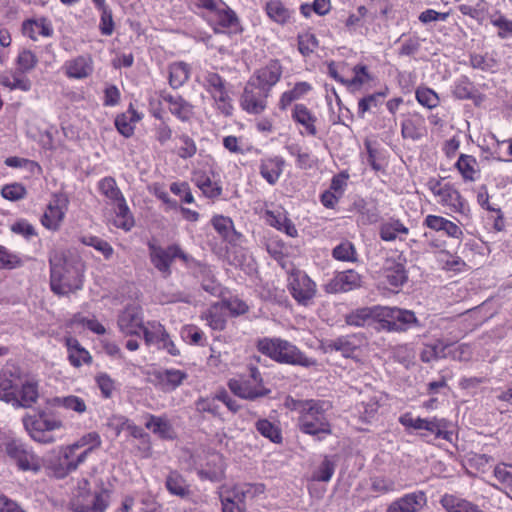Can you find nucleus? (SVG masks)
I'll list each match as a JSON object with an SVG mask.
<instances>
[{"label":"nucleus","mask_w":512,"mask_h":512,"mask_svg":"<svg viewBox=\"0 0 512 512\" xmlns=\"http://www.w3.org/2000/svg\"><path fill=\"white\" fill-rule=\"evenodd\" d=\"M256 429L262 436L274 443H280L282 440L281 432L278 427L266 419L257 421Z\"/></svg>","instance_id":"obj_61"},{"label":"nucleus","mask_w":512,"mask_h":512,"mask_svg":"<svg viewBox=\"0 0 512 512\" xmlns=\"http://www.w3.org/2000/svg\"><path fill=\"white\" fill-rule=\"evenodd\" d=\"M64 71L68 78L85 79L93 72V60L90 56H78L64 64Z\"/></svg>","instance_id":"obj_31"},{"label":"nucleus","mask_w":512,"mask_h":512,"mask_svg":"<svg viewBox=\"0 0 512 512\" xmlns=\"http://www.w3.org/2000/svg\"><path fill=\"white\" fill-rule=\"evenodd\" d=\"M20 376L8 371L0 373V400L13 406L18 391Z\"/></svg>","instance_id":"obj_38"},{"label":"nucleus","mask_w":512,"mask_h":512,"mask_svg":"<svg viewBox=\"0 0 512 512\" xmlns=\"http://www.w3.org/2000/svg\"><path fill=\"white\" fill-rule=\"evenodd\" d=\"M257 349L272 360L289 365L312 367L317 361L307 357L297 346L281 338L265 337L257 342Z\"/></svg>","instance_id":"obj_3"},{"label":"nucleus","mask_w":512,"mask_h":512,"mask_svg":"<svg viewBox=\"0 0 512 512\" xmlns=\"http://www.w3.org/2000/svg\"><path fill=\"white\" fill-rule=\"evenodd\" d=\"M190 77V67L185 62H175L169 66V84L172 88L183 86Z\"/></svg>","instance_id":"obj_51"},{"label":"nucleus","mask_w":512,"mask_h":512,"mask_svg":"<svg viewBox=\"0 0 512 512\" xmlns=\"http://www.w3.org/2000/svg\"><path fill=\"white\" fill-rule=\"evenodd\" d=\"M196 80L209 94L213 107L224 116H231L234 110L233 100L227 81L213 71L200 72Z\"/></svg>","instance_id":"obj_5"},{"label":"nucleus","mask_w":512,"mask_h":512,"mask_svg":"<svg viewBox=\"0 0 512 512\" xmlns=\"http://www.w3.org/2000/svg\"><path fill=\"white\" fill-rule=\"evenodd\" d=\"M65 345L68 352V360L74 367H81L83 364H90L92 356L90 353L73 337L65 339Z\"/></svg>","instance_id":"obj_39"},{"label":"nucleus","mask_w":512,"mask_h":512,"mask_svg":"<svg viewBox=\"0 0 512 512\" xmlns=\"http://www.w3.org/2000/svg\"><path fill=\"white\" fill-rule=\"evenodd\" d=\"M264 11L270 21L286 26L294 22L295 12L286 7L280 0H269L264 5Z\"/></svg>","instance_id":"obj_28"},{"label":"nucleus","mask_w":512,"mask_h":512,"mask_svg":"<svg viewBox=\"0 0 512 512\" xmlns=\"http://www.w3.org/2000/svg\"><path fill=\"white\" fill-rule=\"evenodd\" d=\"M181 338L191 345H203L204 333L195 325H185L180 331Z\"/></svg>","instance_id":"obj_63"},{"label":"nucleus","mask_w":512,"mask_h":512,"mask_svg":"<svg viewBox=\"0 0 512 512\" xmlns=\"http://www.w3.org/2000/svg\"><path fill=\"white\" fill-rule=\"evenodd\" d=\"M98 188L107 199V204L110 206L115 202L124 199L122 192L117 187L116 181L112 177H105L98 183Z\"/></svg>","instance_id":"obj_53"},{"label":"nucleus","mask_w":512,"mask_h":512,"mask_svg":"<svg viewBox=\"0 0 512 512\" xmlns=\"http://www.w3.org/2000/svg\"><path fill=\"white\" fill-rule=\"evenodd\" d=\"M288 289L293 298L302 305H308L317 291L315 282L301 270H293L289 274Z\"/></svg>","instance_id":"obj_14"},{"label":"nucleus","mask_w":512,"mask_h":512,"mask_svg":"<svg viewBox=\"0 0 512 512\" xmlns=\"http://www.w3.org/2000/svg\"><path fill=\"white\" fill-rule=\"evenodd\" d=\"M117 325L124 335L144 334V318L142 308L137 305L127 306L118 316Z\"/></svg>","instance_id":"obj_18"},{"label":"nucleus","mask_w":512,"mask_h":512,"mask_svg":"<svg viewBox=\"0 0 512 512\" xmlns=\"http://www.w3.org/2000/svg\"><path fill=\"white\" fill-rule=\"evenodd\" d=\"M228 386L235 395L249 400L265 396L270 392L263 384H255L247 379H232L229 381Z\"/></svg>","instance_id":"obj_24"},{"label":"nucleus","mask_w":512,"mask_h":512,"mask_svg":"<svg viewBox=\"0 0 512 512\" xmlns=\"http://www.w3.org/2000/svg\"><path fill=\"white\" fill-rule=\"evenodd\" d=\"M85 460L86 453L79 452L70 444L59 448L57 458L47 464V469L50 475L58 479H63L70 473L76 471Z\"/></svg>","instance_id":"obj_11"},{"label":"nucleus","mask_w":512,"mask_h":512,"mask_svg":"<svg viewBox=\"0 0 512 512\" xmlns=\"http://www.w3.org/2000/svg\"><path fill=\"white\" fill-rule=\"evenodd\" d=\"M405 264L406 259L401 254L386 257L380 271L383 283L392 289L401 287L408 279Z\"/></svg>","instance_id":"obj_15"},{"label":"nucleus","mask_w":512,"mask_h":512,"mask_svg":"<svg viewBox=\"0 0 512 512\" xmlns=\"http://www.w3.org/2000/svg\"><path fill=\"white\" fill-rule=\"evenodd\" d=\"M39 397L38 383L32 379H22L13 403L14 408H30Z\"/></svg>","instance_id":"obj_25"},{"label":"nucleus","mask_w":512,"mask_h":512,"mask_svg":"<svg viewBox=\"0 0 512 512\" xmlns=\"http://www.w3.org/2000/svg\"><path fill=\"white\" fill-rule=\"evenodd\" d=\"M22 422L29 436L42 444L54 443L56 439L50 433L64 428V423L58 416L44 411L34 416L26 415Z\"/></svg>","instance_id":"obj_7"},{"label":"nucleus","mask_w":512,"mask_h":512,"mask_svg":"<svg viewBox=\"0 0 512 512\" xmlns=\"http://www.w3.org/2000/svg\"><path fill=\"white\" fill-rule=\"evenodd\" d=\"M147 429L151 430L161 438H173V429L169 421L164 417L149 415L145 423Z\"/></svg>","instance_id":"obj_52"},{"label":"nucleus","mask_w":512,"mask_h":512,"mask_svg":"<svg viewBox=\"0 0 512 512\" xmlns=\"http://www.w3.org/2000/svg\"><path fill=\"white\" fill-rule=\"evenodd\" d=\"M408 233L409 229L400 220L396 219L382 223L379 231L380 238L388 242L396 239L403 240Z\"/></svg>","instance_id":"obj_47"},{"label":"nucleus","mask_w":512,"mask_h":512,"mask_svg":"<svg viewBox=\"0 0 512 512\" xmlns=\"http://www.w3.org/2000/svg\"><path fill=\"white\" fill-rule=\"evenodd\" d=\"M415 96L418 103L428 109L437 107L440 102L438 94L428 87L417 88Z\"/></svg>","instance_id":"obj_60"},{"label":"nucleus","mask_w":512,"mask_h":512,"mask_svg":"<svg viewBox=\"0 0 512 512\" xmlns=\"http://www.w3.org/2000/svg\"><path fill=\"white\" fill-rule=\"evenodd\" d=\"M380 314V327L378 329L388 332H405L413 326H419L415 313L411 310L397 307H382Z\"/></svg>","instance_id":"obj_12"},{"label":"nucleus","mask_w":512,"mask_h":512,"mask_svg":"<svg viewBox=\"0 0 512 512\" xmlns=\"http://www.w3.org/2000/svg\"><path fill=\"white\" fill-rule=\"evenodd\" d=\"M201 479L212 482L219 481L224 476V461L221 454L213 452L208 454L197 468Z\"/></svg>","instance_id":"obj_21"},{"label":"nucleus","mask_w":512,"mask_h":512,"mask_svg":"<svg viewBox=\"0 0 512 512\" xmlns=\"http://www.w3.org/2000/svg\"><path fill=\"white\" fill-rule=\"evenodd\" d=\"M21 32L32 41H38L40 37H51L54 33V29L48 18L36 17L24 20L21 25Z\"/></svg>","instance_id":"obj_22"},{"label":"nucleus","mask_w":512,"mask_h":512,"mask_svg":"<svg viewBox=\"0 0 512 512\" xmlns=\"http://www.w3.org/2000/svg\"><path fill=\"white\" fill-rule=\"evenodd\" d=\"M110 207L113 210V214L111 211L105 214L107 221L112 222V224L117 228L123 229L124 231H130L135 222L125 198L115 202L110 205Z\"/></svg>","instance_id":"obj_26"},{"label":"nucleus","mask_w":512,"mask_h":512,"mask_svg":"<svg viewBox=\"0 0 512 512\" xmlns=\"http://www.w3.org/2000/svg\"><path fill=\"white\" fill-rule=\"evenodd\" d=\"M435 357H450L453 360L468 361L472 356L471 347L468 344L450 345L437 342L433 348Z\"/></svg>","instance_id":"obj_33"},{"label":"nucleus","mask_w":512,"mask_h":512,"mask_svg":"<svg viewBox=\"0 0 512 512\" xmlns=\"http://www.w3.org/2000/svg\"><path fill=\"white\" fill-rule=\"evenodd\" d=\"M361 276L354 270L338 273L329 285L332 292H348L361 286Z\"/></svg>","instance_id":"obj_35"},{"label":"nucleus","mask_w":512,"mask_h":512,"mask_svg":"<svg viewBox=\"0 0 512 512\" xmlns=\"http://www.w3.org/2000/svg\"><path fill=\"white\" fill-rule=\"evenodd\" d=\"M201 7L208 11L209 23L216 32L239 33L242 31L240 19L222 0H198Z\"/></svg>","instance_id":"obj_8"},{"label":"nucleus","mask_w":512,"mask_h":512,"mask_svg":"<svg viewBox=\"0 0 512 512\" xmlns=\"http://www.w3.org/2000/svg\"><path fill=\"white\" fill-rule=\"evenodd\" d=\"M494 482L491 485L499 491L509 495L512 493V464L500 462L492 470Z\"/></svg>","instance_id":"obj_34"},{"label":"nucleus","mask_w":512,"mask_h":512,"mask_svg":"<svg viewBox=\"0 0 512 512\" xmlns=\"http://www.w3.org/2000/svg\"><path fill=\"white\" fill-rule=\"evenodd\" d=\"M423 225L435 232H442L444 235L454 239H461L463 237L462 229L442 216L429 214L425 217Z\"/></svg>","instance_id":"obj_27"},{"label":"nucleus","mask_w":512,"mask_h":512,"mask_svg":"<svg viewBox=\"0 0 512 512\" xmlns=\"http://www.w3.org/2000/svg\"><path fill=\"white\" fill-rule=\"evenodd\" d=\"M0 84L10 90H21L27 92L31 89V81L19 75L17 72L12 74H3L0 76Z\"/></svg>","instance_id":"obj_55"},{"label":"nucleus","mask_w":512,"mask_h":512,"mask_svg":"<svg viewBox=\"0 0 512 512\" xmlns=\"http://www.w3.org/2000/svg\"><path fill=\"white\" fill-rule=\"evenodd\" d=\"M332 255L336 260L346 261V262H354L356 261V250L354 245L351 242L345 241L337 245L333 251Z\"/></svg>","instance_id":"obj_62"},{"label":"nucleus","mask_w":512,"mask_h":512,"mask_svg":"<svg viewBox=\"0 0 512 512\" xmlns=\"http://www.w3.org/2000/svg\"><path fill=\"white\" fill-rule=\"evenodd\" d=\"M292 119L303 127L301 134L315 136L317 134V117L303 104H296L292 111Z\"/></svg>","instance_id":"obj_36"},{"label":"nucleus","mask_w":512,"mask_h":512,"mask_svg":"<svg viewBox=\"0 0 512 512\" xmlns=\"http://www.w3.org/2000/svg\"><path fill=\"white\" fill-rule=\"evenodd\" d=\"M6 456L21 472L38 474L44 467L43 459L31 446L19 438H11L4 444Z\"/></svg>","instance_id":"obj_6"},{"label":"nucleus","mask_w":512,"mask_h":512,"mask_svg":"<svg viewBox=\"0 0 512 512\" xmlns=\"http://www.w3.org/2000/svg\"><path fill=\"white\" fill-rule=\"evenodd\" d=\"M68 204L69 200L65 195L54 194L41 217L42 225L51 231L59 230L68 210Z\"/></svg>","instance_id":"obj_16"},{"label":"nucleus","mask_w":512,"mask_h":512,"mask_svg":"<svg viewBox=\"0 0 512 512\" xmlns=\"http://www.w3.org/2000/svg\"><path fill=\"white\" fill-rule=\"evenodd\" d=\"M427 504V497L423 491H415L393 501L387 512H419Z\"/></svg>","instance_id":"obj_23"},{"label":"nucleus","mask_w":512,"mask_h":512,"mask_svg":"<svg viewBox=\"0 0 512 512\" xmlns=\"http://www.w3.org/2000/svg\"><path fill=\"white\" fill-rule=\"evenodd\" d=\"M285 161L280 156L267 157L260 160L259 173L270 185H275L280 179Z\"/></svg>","instance_id":"obj_30"},{"label":"nucleus","mask_w":512,"mask_h":512,"mask_svg":"<svg viewBox=\"0 0 512 512\" xmlns=\"http://www.w3.org/2000/svg\"><path fill=\"white\" fill-rule=\"evenodd\" d=\"M194 181L196 186L203 192V194L209 198H216L222 192L221 186L217 182H213L204 173H195Z\"/></svg>","instance_id":"obj_54"},{"label":"nucleus","mask_w":512,"mask_h":512,"mask_svg":"<svg viewBox=\"0 0 512 512\" xmlns=\"http://www.w3.org/2000/svg\"><path fill=\"white\" fill-rule=\"evenodd\" d=\"M359 339L355 335L342 336L327 344V348L341 352L344 357L353 356L359 346Z\"/></svg>","instance_id":"obj_50"},{"label":"nucleus","mask_w":512,"mask_h":512,"mask_svg":"<svg viewBox=\"0 0 512 512\" xmlns=\"http://www.w3.org/2000/svg\"><path fill=\"white\" fill-rule=\"evenodd\" d=\"M440 503L447 512H483L473 503L452 494H444Z\"/></svg>","instance_id":"obj_48"},{"label":"nucleus","mask_w":512,"mask_h":512,"mask_svg":"<svg viewBox=\"0 0 512 512\" xmlns=\"http://www.w3.org/2000/svg\"><path fill=\"white\" fill-rule=\"evenodd\" d=\"M401 133L404 138L419 140L426 134L425 118L419 113H410L405 116Z\"/></svg>","instance_id":"obj_32"},{"label":"nucleus","mask_w":512,"mask_h":512,"mask_svg":"<svg viewBox=\"0 0 512 512\" xmlns=\"http://www.w3.org/2000/svg\"><path fill=\"white\" fill-rule=\"evenodd\" d=\"M142 119V115L139 114L132 106L128 108L125 113L118 115L115 119V126L118 132L124 137H131L134 133L135 124Z\"/></svg>","instance_id":"obj_43"},{"label":"nucleus","mask_w":512,"mask_h":512,"mask_svg":"<svg viewBox=\"0 0 512 512\" xmlns=\"http://www.w3.org/2000/svg\"><path fill=\"white\" fill-rule=\"evenodd\" d=\"M53 404L74 411L77 414H84L87 411V405L83 398L75 395L65 397H56Z\"/></svg>","instance_id":"obj_56"},{"label":"nucleus","mask_w":512,"mask_h":512,"mask_svg":"<svg viewBox=\"0 0 512 512\" xmlns=\"http://www.w3.org/2000/svg\"><path fill=\"white\" fill-rule=\"evenodd\" d=\"M382 306H375L372 308H360L353 312H351L346 317V322L349 325L352 326H365L370 325L372 322L376 321L378 322V325L380 326V312L378 310H381Z\"/></svg>","instance_id":"obj_40"},{"label":"nucleus","mask_w":512,"mask_h":512,"mask_svg":"<svg viewBox=\"0 0 512 512\" xmlns=\"http://www.w3.org/2000/svg\"><path fill=\"white\" fill-rule=\"evenodd\" d=\"M163 100L168 104V109L179 120L189 121L194 114V107L179 95H164Z\"/></svg>","instance_id":"obj_37"},{"label":"nucleus","mask_w":512,"mask_h":512,"mask_svg":"<svg viewBox=\"0 0 512 512\" xmlns=\"http://www.w3.org/2000/svg\"><path fill=\"white\" fill-rule=\"evenodd\" d=\"M110 498L111 490L103 483L92 490L88 479L80 478L72 491L69 506L72 512H105Z\"/></svg>","instance_id":"obj_2"},{"label":"nucleus","mask_w":512,"mask_h":512,"mask_svg":"<svg viewBox=\"0 0 512 512\" xmlns=\"http://www.w3.org/2000/svg\"><path fill=\"white\" fill-rule=\"evenodd\" d=\"M268 96L269 94L261 92L258 86L248 81L240 98V106L249 114H261L267 108Z\"/></svg>","instance_id":"obj_19"},{"label":"nucleus","mask_w":512,"mask_h":512,"mask_svg":"<svg viewBox=\"0 0 512 512\" xmlns=\"http://www.w3.org/2000/svg\"><path fill=\"white\" fill-rule=\"evenodd\" d=\"M428 188L442 206L449 208L454 213L469 215L470 208L467 201L452 184L431 179L428 182Z\"/></svg>","instance_id":"obj_10"},{"label":"nucleus","mask_w":512,"mask_h":512,"mask_svg":"<svg viewBox=\"0 0 512 512\" xmlns=\"http://www.w3.org/2000/svg\"><path fill=\"white\" fill-rule=\"evenodd\" d=\"M226 305L225 302H217L203 313L202 319L207 321V325L213 330H223L226 325Z\"/></svg>","instance_id":"obj_45"},{"label":"nucleus","mask_w":512,"mask_h":512,"mask_svg":"<svg viewBox=\"0 0 512 512\" xmlns=\"http://www.w3.org/2000/svg\"><path fill=\"white\" fill-rule=\"evenodd\" d=\"M188 378V374L180 369H164L155 373L156 385L165 392L177 389Z\"/></svg>","instance_id":"obj_29"},{"label":"nucleus","mask_w":512,"mask_h":512,"mask_svg":"<svg viewBox=\"0 0 512 512\" xmlns=\"http://www.w3.org/2000/svg\"><path fill=\"white\" fill-rule=\"evenodd\" d=\"M447 428V420L443 418L433 417L430 419L416 417L414 430H426L433 434L436 438L449 439Z\"/></svg>","instance_id":"obj_42"},{"label":"nucleus","mask_w":512,"mask_h":512,"mask_svg":"<svg viewBox=\"0 0 512 512\" xmlns=\"http://www.w3.org/2000/svg\"><path fill=\"white\" fill-rule=\"evenodd\" d=\"M50 287L57 295H68L83 288L84 264L80 259H68L63 254L50 258Z\"/></svg>","instance_id":"obj_1"},{"label":"nucleus","mask_w":512,"mask_h":512,"mask_svg":"<svg viewBox=\"0 0 512 512\" xmlns=\"http://www.w3.org/2000/svg\"><path fill=\"white\" fill-rule=\"evenodd\" d=\"M455 167L466 182H473L479 178L478 162L471 155L461 154L455 163Z\"/></svg>","instance_id":"obj_44"},{"label":"nucleus","mask_w":512,"mask_h":512,"mask_svg":"<svg viewBox=\"0 0 512 512\" xmlns=\"http://www.w3.org/2000/svg\"><path fill=\"white\" fill-rule=\"evenodd\" d=\"M265 221L272 227L279 231L285 232L290 237H296L298 231L293 222L286 216V214L280 210L265 212Z\"/></svg>","instance_id":"obj_41"},{"label":"nucleus","mask_w":512,"mask_h":512,"mask_svg":"<svg viewBox=\"0 0 512 512\" xmlns=\"http://www.w3.org/2000/svg\"><path fill=\"white\" fill-rule=\"evenodd\" d=\"M329 404L319 400L300 401L295 406L299 412L298 426L305 434L318 436L331 434V427L325 412Z\"/></svg>","instance_id":"obj_4"},{"label":"nucleus","mask_w":512,"mask_h":512,"mask_svg":"<svg viewBox=\"0 0 512 512\" xmlns=\"http://www.w3.org/2000/svg\"><path fill=\"white\" fill-rule=\"evenodd\" d=\"M150 257L153 265L163 273L169 272L171 262L174 258H182L185 262L189 259V257L176 245H172L167 249L151 245Z\"/></svg>","instance_id":"obj_20"},{"label":"nucleus","mask_w":512,"mask_h":512,"mask_svg":"<svg viewBox=\"0 0 512 512\" xmlns=\"http://www.w3.org/2000/svg\"><path fill=\"white\" fill-rule=\"evenodd\" d=\"M82 243L93 247L95 250L102 253L105 259H110L113 255L112 246L105 240L96 236H85L81 239Z\"/></svg>","instance_id":"obj_64"},{"label":"nucleus","mask_w":512,"mask_h":512,"mask_svg":"<svg viewBox=\"0 0 512 512\" xmlns=\"http://www.w3.org/2000/svg\"><path fill=\"white\" fill-rule=\"evenodd\" d=\"M263 485L236 484L222 485L218 495L222 512H245L246 498L252 493L263 492Z\"/></svg>","instance_id":"obj_9"},{"label":"nucleus","mask_w":512,"mask_h":512,"mask_svg":"<svg viewBox=\"0 0 512 512\" xmlns=\"http://www.w3.org/2000/svg\"><path fill=\"white\" fill-rule=\"evenodd\" d=\"M212 224L215 230L223 237L225 240L233 241L236 235V232L233 228V222L230 218L224 216H215L212 219Z\"/></svg>","instance_id":"obj_58"},{"label":"nucleus","mask_w":512,"mask_h":512,"mask_svg":"<svg viewBox=\"0 0 512 512\" xmlns=\"http://www.w3.org/2000/svg\"><path fill=\"white\" fill-rule=\"evenodd\" d=\"M101 443L102 442H101V438H100L99 434L96 432H90V433L83 435L77 441L72 443V445L79 452H85L86 458H87L92 450L100 447Z\"/></svg>","instance_id":"obj_57"},{"label":"nucleus","mask_w":512,"mask_h":512,"mask_svg":"<svg viewBox=\"0 0 512 512\" xmlns=\"http://www.w3.org/2000/svg\"><path fill=\"white\" fill-rule=\"evenodd\" d=\"M282 75V66L278 60H271L265 66L257 69L248 80L258 86V90L269 94Z\"/></svg>","instance_id":"obj_17"},{"label":"nucleus","mask_w":512,"mask_h":512,"mask_svg":"<svg viewBox=\"0 0 512 512\" xmlns=\"http://www.w3.org/2000/svg\"><path fill=\"white\" fill-rule=\"evenodd\" d=\"M37 63L38 58L36 54L29 49H22L16 58L17 70L21 73L32 71L37 66Z\"/></svg>","instance_id":"obj_59"},{"label":"nucleus","mask_w":512,"mask_h":512,"mask_svg":"<svg viewBox=\"0 0 512 512\" xmlns=\"http://www.w3.org/2000/svg\"><path fill=\"white\" fill-rule=\"evenodd\" d=\"M165 487L171 495L187 498L191 494L190 485L186 479L176 471L168 474L165 480Z\"/></svg>","instance_id":"obj_49"},{"label":"nucleus","mask_w":512,"mask_h":512,"mask_svg":"<svg viewBox=\"0 0 512 512\" xmlns=\"http://www.w3.org/2000/svg\"><path fill=\"white\" fill-rule=\"evenodd\" d=\"M143 336L148 346H155L158 350L165 351L171 356L180 355V350L161 323L157 321L148 322Z\"/></svg>","instance_id":"obj_13"},{"label":"nucleus","mask_w":512,"mask_h":512,"mask_svg":"<svg viewBox=\"0 0 512 512\" xmlns=\"http://www.w3.org/2000/svg\"><path fill=\"white\" fill-rule=\"evenodd\" d=\"M313 86L311 83L306 81L297 82L290 90L283 92L279 99V108L286 110L290 104L296 100H299L306 96Z\"/></svg>","instance_id":"obj_46"}]
</instances>
